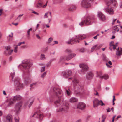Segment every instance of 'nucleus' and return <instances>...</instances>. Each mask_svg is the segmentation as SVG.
I'll list each match as a JSON object with an SVG mask.
<instances>
[{"instance_id": "28", "label": "nucleus", "mask_w": 122, "mask_h": 122, "mask_svg": "<svg viewBox=\"0 0 122 122\" xmlns=\"http://www.w3.org/2000/svg\"><path fill=\"white\" fill-rule=\"evenodd\" d=\"M10 76L12 78V80L15 81H16V80L14 78V72H13L11 73Z\"/></svg>"}, {"instance_id": "25", "label": "nucleus", "mask_w": 122, "mask_h": 122, "mask_svg": "<svg viewBox=\"0 0 122 122\" xmlns=\"http://www.w3.org/2000/svg\"><path fill=\"white\" fill-rule=\"evenodd\" d=\"M78 99L76 98L72 97L70 99V101L71 102H74L77 101Z\"/></svg>"}, {"instance_id": "55", "label": "nucleus", "mask_w": 122, "mask_h": 122, "mask_svg": "<svg viewBox=\"0 0 122 122\" xmlns=\"http://www.w3.org/2000/svg\"><path fill=\"white\" fill-rule=\"evenodd\" d=\"M107 112H109L110 111V108L109 107L107 109Z\"/></svg>"}, {"instance_id": "14", "label": "nucleus", "mask_w": 122, "mask_h": 122, "mask_svg": "<svg viewBox=\"0 0 122 122\" xmlns=\"http://www.w3.org/2000/svg\"><path fill=\"white\" fill-rule=\"evenodd\" d=\"M22 102H20L17 103L15 105V108L17 112H18L20 109V108L22 106Z\"/></svg>"}, {"instance_id": "10", "label": "nucleus", "mask_w": 122, "mask_h": 122, "mask_svg": "<svg viewBox=\"0 0 122 122\" xmlns=\"http://www.w3.org/2000/svg\"><path fill=\"white\" fill-rule=\"evenodd\" d=\"M23 77L24 79V82L25 84H28L31 81V78L30 75H24Z\"/></svg>"}, {"instance_id": "19", "label": "nucleus", "mask_w": 122, "mask_h": 122, "mask_svg": "<svg viewBox=\"0 0 122 122\" xmlns=\"http://www.w3.org/2000/svg\"><path fill=\"white\" fill-rule=\"evenodd\" d=\"M16 89L17 90H19L20 89H22L23 88V85L18 82L16 85Z\"/></svg>"}, {"instance_id": "4", "label": "nucleus", "mask_w": 122, "mask_h": 122, "mask_svg": "<svg viewBox=\"0 0 122 122\" xmlns=\"http://www.w3.org/2000/svg\"><path fill=\"white\" fill-rule=\"evenodd\" d=\"M73 79L72 82L73 83V87L75 91H77L82 89L83 87L81 86L79 82V81L77 79L75 78H70L68 79Z\"/></svg>"}, {"instance_id": "63", "label": "nucleus", "mask_w": 122, "mask_h": 122, "mask_svg": "<svg viewBox=\"0 0 122 122\" xmlns=\"http://www.w3.org/2000/svg\"><path fill=\"white\" fill-rule=\"evenodd\" d=\"M22 44V42H20L18 44L17 46H19Z\"/></svg>"}, {"instance_id": "52", "label": "nucleus", "mask_w": 122, "mask_h": 122, "mask_svg": "<svg viewBox=\"0 0 122 122\" xmlns=\"http://www.w3.org/2000/svg\"><path fill=\"white\" fill-rule=\"evenodd\" d=\"M48 47H47L46 48H44V52H46V51L47 50H48Z\"/></svg>"}, {"instance_id": "9", "label": "nucleus", "mask_w": 122, "mask_h": 122, "mask_svg": "<svg viewBox=\"0 0 122 122\" xmlns=\"http://www.w3.org/2000/svg\"><path fill=\"white\" fill-rule=\"evenodd\" d=\"M93 102V107H97L99 105H101L102 106L105 105V104L101 100L99 101L97 99H95Z\"/></svg>"}, {"instance_id": "61", "label": "nucleus", "mask_w": 122, "mask_h": 122, "mask_svg": "<svg viewBox=\"0 0 122 122\" xmlns=\"http://www.w3.org/2000/svg\"><path fill=\"white\" fill-rule=\"evenodd\" d=\"M3 94H4V95H6V93L5 91H4V90L3 91Z\"/></svg>"}, {"instance_id": "42", "label": "nucleus", "mask_w": 122, "mask_h": 122, "mask_svg": "<svg viewBox=\"0 0 122 122\" xmlns=\"http://www.w3.org/2000/svg\"><path fill=\"white\" fill-rule=\"evenodd\" d=\"M10 46H8L5 47V49L6 50V51L9 50L10 48Z\"/></svg>"}, {"instance_id": "43", "label": "nucleus", "mask_w": 122, "mask_h": 122, "mask_svg": "<svg viewBox=\"0 0 122 122\" xmlns=\"http://www.w3.org/2000/svg\"><path fill=\"white\" fill-rule=\"evenodd\" d=\"M18 47L17 46H16L15 48V49L14 50V52L15 53H17V51Z\"/></svg>"}, {"instance_id": "30", "label": "nucleus", "mask_w": 122, "mask_h": 122, "mask_svg": "<svg viewBox=\"0 0 122 122\" xmlns=\"http://www.w3.org/2000/svg\"><path fill=\"white\" fill-rule=\"evenodd\" d=\"M97 46V45H96L92 47L91 48V51L92 52H93L94 51V50L95 49L96 50V48Z\"/></svg>"}, {"instance_id": "49", "label": "nucleus", "mask_w": 122, "mask_h": 122, "mask_svg": "<svg viewBox=\"0 0 122 122\" xmlns=\"http://www.w3.org/2000/svg\"><path fill=\"white\" fill-rule=\"evenodd\" d=\"M33 101H32L30 103V104L28 105V108H29L32 105V103H33Z\"/></svg>"}, {"instance_id": "16", "label": "nucleus", "mask_w": 122, "mask_h": 122, "mask_svg": "<svg viewBox=\"0 0 122 122\" xmlns=\"http://www.w3.org/2000/svg\"><path fill=\"white\" fill-rule=\"evenodd\" d=\"M98 17L101 20L103 21L105 20V17L104 15L101 12H99L98 13Z\"/></svg>"}, {"instance_id": "34", "label": "nucleus", "mask_w": 122, "mask_h": 122, "mask_svg": "<svg viewBox=\"0 0 122 122\" xmlns=\"http://www.w3.org/2000/svg\"><path fill=\"white\" fill-rule=\"evenodd\" d=\"M42 3H39L37 5L36 7L37 8H40L42 6Z\"/></svg>"}, {"instance_id": "17", "label": "nucleus", "mask_w": 122, "mask_h": 122, "mask_svg": "<svg viewBox=\"0 0 122 122\" xmlns=\"http://www.w3.org/2000/svg\"><path fill=\"white\" fill-rule=\"evenodd\" d=\"M116 54L117 56H120L122 55V48H118L116 51Z\"/></svg>"}, {"instance_id": "35", "label": "nucleus", "mask_w": 122, "mask_h": 122, "mask_svg": "<svg viewBox=\"0 0 122 122\" xmlns=\"http://www.w3.org/2000/svg\"><path fill=\"white\" fill-rule=\"evenodd\" d=\"M109 77L107 75H105L102 76V79L103 78L105 79L106 80L108 79Z\"/></svg>"}, {"instance_id": "41", "label": "nucleus", "mask_w": 122, "mask_h": 122, "mask_svg": "<svg viewBox=\"0 0 122 122\" xmlns=\"http://www.w3.org/2000/svg\"><path fill=\"white\" fill-rule=\"evenodd\" d=\"M13 102L12 101H10L8 103V106H9L10 105L13 104Z\"/></svg>"}, {"instance_id": "50", "label": "nucleus", "mask_w": 122, "mask_h": 122, "mask_svg": "<svg viewBox=\"0 0 122 122\" xmlns=\"http://www.w3.org/2000/svg\"><path fill=\"white\" fill-rule=\"evenodd\" d=\"M97 45V48L98 49H99L102 46V45Z\"/></svg>"}, {"instance_id": "27", "label": "nucleus", "mask_w": 122, "mask_h": 122, "mask_svg": "<svg viewBox=\"0 0 122 122\" xmlns=\"http://www.w3.org/2000/svg\"><path fill=\"white\" fill-rule=\"evenodd\" d=\"M103 56V60L105 61H107L108 60V59L107 57H106V56L104 54L102 55Z\"/></svg>"}, {"instance_id": "59", "label": "nucleus", "mask_w": 122, "mask_h": 122, "mask_svg": "<svg viewBox=\"0 0 122 122\" xmlns=\"http://www.w3.org/2000/svg\"><path fill=\"white\" fill-rule=\"evenodd\" d=\"M32 12L35 14H36V15H38L39 14V13L35 12V11H33Z\"/></svg>"}, {"instance_id": "3", "label": "nucleus", "mask_w": 122, "mask_h": 122, "mask_svg": "<svg viewBox=\"0 0 122 122\" xmlns=\"http://www.w3.org/2000/svg\"><path fill=\"white\" fill-rule=\"evenodd\" d=\"M86 36L84 35H81L77 36L74 37L72 39L69 40L66 42L68 44H72L74 43H76L79 42V40H81L86 38Z\"/></svg>"}, {"instance_id": "62", "label": "nucleus", "mask_w": 122, "mask_h": 122, "mask_svg": "<svg viewBox=\"0 0 122 122\" xmlns=\"http://www.w3.org/2000/svg\"><path fill=\"white\" fill-rule=\"evenodd\" d=\"M102 118L103 119H104V118H105H105H106V117H105V116L104 115H102Z\"/></svg>"}, {"instance_id": "64", "label": "nucleus", "mask_w": 122, "mask_h": 122, "mask_svg": "<svg viewBox=\"0 0 122 122\" xmlns=\"http://www.w3.org/2000/svg\"><path fill=\"white\" fill-rule=\"evenodd\" d=\"M108 63L110 65H112V62L110 61H109Z\"/></svg>"}, {"instance_id": "32", "label": "nucleus", "mask_w": 122, "mask_h": 122, "mask_svg": "<svg viewBox=\"0 0 122 122\" xmlns=\"http://www.w3.org/2000/svg\"><path fill=\"white\" fill-rule=\"evenodd\" d=\"M85 49L84 48H82L80 49L79 50V51L80 52L83 53L85 51Z\"/></svg>"}, {"instance_id": "11", "label": "nucleus", "mask_w": 122, "mask_h": 122, "mask_svg": "<svg viewBox=\"0 0 122 122\" xmlns=\"http://www.w3.org/2000/svg\"><path fill=\"white\" fill-rule=\"evenodd\" d=\"M81 6L85 8H88L90 5V3L88 0H83L81 3Z\"/></svg>"}, {"instance_id": "54", "label": "nucleus", "mask_w": 122, "mask_h": 122, "mask_svg": "<svg viewBox=\"0 0 122 122\" xmlns=\"http://www.w3.org/2000/svg\"><path fill=\"white\" fill-rule=\"evenodd\" d=\"M30 31H28L27 32V36L28 37L30 35Z\"/></svg>"}, {"instance_id": "21", "label": "nucleus", "mask_w": 122, "mask_h": 122, "mask_svg": "<svg viewBox=\"0 0 122 122\" xmlns=\"http://www.w3.org/2000/svg\"><path fill=\"white\" fill-rule=\"evenodd\" d=\"M93 76V74L92 72L88 73L87 74L86 78L88 79H92Z\"/></svg>"}, {"instance_id": "26", "label": "nucleus", "mask_w": 122, "mask_h": 122, "mask_svg": "<svg viewBox=\"0 0 122 122\" xmlns=\"http://www.w3.org/2000/svg\"><path fill=\"white\" fill-rule=\"evenodd\" d=\"M13 51V50L6 51H5V53L7 55H10L12 53Z\"/></svg>"}, {"instance_id": "29", "label": "nucleus", "mask_w": 122, "mask_h": 122, "mask_svg": "<svg viewBox=\"0 0 122 122\" xmlns=\"http://www.w3.org/2000/svg\"><path fill=\"white\" fill-rule=\"evenodd\" d=\"M97 77H99L100 78H102V76L101 73V72H97Z\"/></svg>"}, {"instance_id": "2", "label": "nucleus", "mask_w": 122, "mask_h": 122, "mask_svg": "<svg viewBox=\"0 0 122 122\" xmlns=\"http://www.w3.org/2000/svg\"><path fill=\"white\" fill-rule=\"evenodd\" d=\"M106 2L107 5L108 7L105 9V11L110 15H112L114 14V11L112 9L109 7L111 4L114 6H115L117 4V2L115 0H105Z\"/></svg>"}, {"instance_id": "37", "label": "nucleus", "mask_w": 122, "mask_h": 122, "mask_svg": "<svg viewBox=\"0 0 122 122\" xmlns=\"http://www.w3.org/2000/svg\"><path fill=\"white\" fill-rule=\"evenodd\" d=\"M53 40V38H49L48 40V43H50Z\"/></svg>"}, {"instance_id": "46", "label": "nucleus", "mask_w": 122, "mask_h": 122, "mask_svg": "<svg viewBox=\"0 0 122 122\" xmlns=\"http://www.w3.org/2000/svg\"><path fill=\"white\" fill-rule=\"evenodd\" d=\"M95 92H94V95L97 96H99V95L98 94V93L96 91H95Z\"/></svg>"}, {"instance_id": "56", "label": "nucleus", "mask_w": 122, "mask_h": 122, "mask_svg": "<svg viewBox=\"0 0 122 122\" xmlns=\"http://www.w3.org/2000/svg\"><path fill=\"white\" fill-rule=\"evenodd\" d=\"M36 36L39 39H41V37H40V36H39V35L38 34H36Z\"/></svg>"}, {"instance_id": "18", "label": "nucleus", "mask_w": 122, "mask_h": 122, "mask_svg": "<svg viewBox=\"0 0 122 122\" xmlns=\"http://www.w3.org/2000/svg\"><path fill=\"white\" fill-rule=\"evenodd\" d=\"M85 107V105L84 103L82 102H80L78 104L77 108L82 110Z\"/></svg>"}, {"instance_id": "36", "label": "nucleus", "mask_w": 122, "mask_h": 122, "mask_svg": "<svg viewBox=\"0 0 122 122\" xmlns=\"http://www.w3.org/2000/svg\"><path fill=\"white\" fill-rule=\"evenodd\" d=\"M65 51L66 53H71L72 51L70 49H66L65 50Z\"/></svg>"}, {"instance_id": "20", "label": "nucleus", "mask_w": 122, "mask_h": 122, "mask_svg": "<svg viewBox=\"0 0 122 122\" xmlns=\"http://www.w3.org/2000/svg\"><path fill=\"white\" fill-rule=\"evenodd\" d=\"M6 118L7 122H12V117L11 115L9 114L8 115Z\"/></svg>"}, {"instance_id": "8", "label": "nucleus", "mask_w": 122, "mask_h": 122, "mask_svg": "<svg viewBox=\"0 0 122 122\" xmlns=\"http://www.w3.org/2000/svg\"><path fill=\"white\" fill-rule=\"evenodd\" d=\"M84 23L86 25H89L91 24V19L90 16H87L85 20L79 23V25L81 26H82Z\"/></svg>"}, {"instance_id": "48", "label": "nucleus", "mask_w": 122, "mask_h": 122, "mask_svg": "<svg viewBox=\"0 0 122 122\" xmlns=\"http://www.w3.org/2000/svg\"><path fill=\"white\" fill-rule=\"evenodd\" d=\"M36 83H33L32 84H31L30 86V87H32V86H33L34 85H36Z\"/></svg>"}, {"instance_id": "44", "label": "nucleus", "mask_w": 122, "mask_h": 122, "mask_svg": "<svg viewBox=\"0 0 122 122\" xmlns=\"http://www.w3.org/2000/svg\"><path fill=\"white\" fill-rule=\"evenodd\" d=\"M48 12H47L46 13H45L44 15V18H47L48 17Z\"/></svg>"}, {"instance_id": "1", "label": "nucleus", "mask_w": 122, "mask_h": 122, "mask_svg": "<svg viewBox=\"0 0 122 122\" xmlns=\"http://www.w3.org/2000/svg\"><path fill=\"white\" fill-rule=\"evenodd\" d=\"M53 90L56 96L59 97L58 99L55 101L54 103L56 107H58L61 104L64 100L62 91L56 87L54 88Z\"/></svg>"}, {"instance_id": "13", "label": "nucleus", "mask_w": 122, "mask_h": 122, "mask_svg": "<svg viewBox=\"0 0 122 122\" xmlns=\"http://www.w3.org/2000/svg\"><path fill=\"white\" fill-rule=\"evenodd\" d=\"M72 73L71 70H67L63 72L62 74L63 77L66 78H67L69 76H71Z\"/></svg>"}, {"instance_id": "53", "label": "nucleus", "mask_w": 122, "mask_h": 122, "mask_svg": "<svg viewBox=\"0 0 122 122\" xmlns=\"http://www.w3.org/2000/svg\"><path fill=\"white\" fill-rule=\"evenodd\" d=\"M82 120L81 119H79L77 120L75 122H81Z\"/></svg>"}, {"instance_id": "40", "label": "nucleus", "mask_w": 122, "mask_h": 122, "mask_svg": "<svg viewBox=\"0 0 122 122\" xmlns=\"http://www.w3.org/2000/svg\"><path fill=\"white\" fill-rule=\"evenodd\" d=\"M45 66L42 67L41 69V72H42L44 71H45Z\"/></svg>"}, {"instance_id": "24", "label": "nucleus", "mask_w": 122, "mask_h": 122, "mask_svg": "<svg viewBox=\"0 0 122 122\" xmlns=\"http://www.w3.org/2000/svg\"><path fill=\"white\" fill-rule=\"evenodd\" d=\"M65 93L66 95H67L68 96H70L71 94V92L70 91L69 89H65Z\"/></svg>"}, {"instance_id": "51", "label": "nucleus", "mask_w": 122, "mask_h": 122, "mask_svg": "<svg viewBox=\"0 0 122 122\" xmlns=\"http://www.w3.org/2000/svg\"><path fill=\"white\" fill-rule=\"evenodd\" d=\"M13 33L12 32H11V34H10L9 35V37H12L13 36Z\"/></svg>"}, {"instance_id": "45", "label": "nucleus", "mask_w": 122, "mask_h": 122, "mask_svg": "<svg viewBox=\"0 0 122 122\" xmlns=\"http://www.w3.org/2000/svg\"><path fill=\"white\" fill-rule=\"evenodd\" d=\"M114 42L113 41H112L110 43V46H113L114 45Z\"/></svg>"}, {"instance_id": "22", "label": "nucleus", "mask_w": 122, "mask_h": 122, "mask_svg": "<svg viewBox=\"0 0 122 122\" xmlns=\"http://www.w3.org/2000/svg\"><path fill=\"white\" fill-rule=\"evenodd\" d=\"M21 98V97L19 95L14 96L13 98V100L16 101L20 100Z\"/></svg>"}, {"instance_id": "31", "label": "nucleus", "mask_w": 122, "mask_h": 122, "mask_svg": "<svg viewBox=\"0 0 122 122\" xmlns=\"http://www.w3.org/2000/svg\"><path fill=\"white\" fill-rule=\"evenodd\" d=\"M14 119L16 122H18L19 121V117L17 115L16 117H15Z\"/></svg>"}, {"instance_id": "5", "label": "nucleus", "mask_w": 122, "mask_h": 122, "mask_svg": "<svg viewBox=\"0 0 122 122\" xmlns=\"http://www.w3.org/2000/svg\"><path fill=\"white\" fill-rule=\"evenodd\" d=\"M32 64L29 60H25L22 61V64H20L18 67L21 66L25 69H28L32 66Z\"/></svg>"}, {"instance_id": "38", "label": "nucleus", "mask_w": 122, "mask_h": 122, "mask_svg": "<svg viewBox=\"0 0 122 122\" xmlns=\"http://www.w3.org/2000/svg\"><path fill=\"white\" fill-rule=\"evenodd\" d=\"M114 30H119V28L117 26H114L113 28Z\"/></svg>"}, {"instance_id": "33", "label": "nucleus", "mask_w": 122, "mask_h": 122, "mask_svg": "<svg viewBox=\"0 0 122 122\" xmlns=\"http://www.w3.org/2000/svg\"><path fill=\"white\" fill-rule=\"evenodd\" d=\"M45 59V55L43 54H41V55L40 59L41 60H44Z\"/></svg>"}, {"instance_id": "60", "label": "nucleus", "mask_w": 122, "mask_h": 122, "mask_svg": "<svg viewBox=\"0 0 122 122\" xmlns=\"http://www.w3.org/2000/svg\"><path fill=\"white\" fill-rule=\"evenodd\" d=\"M54 42H55V43L52 44V45H53L54 44H57L58 43V42L56 41H54Z\"/></svg>"}, {"instance_id": "15", "label": "nucleus", "mask_w": 122, "mask_h": 122, "mask_svg": "<svg viewBox=\"0 0 122 122\" xmlns=\"http://www.w3.org/2000/svg\"><path fill=\"white\" fill-rule=\"evenodd\" d=\"M31 117H35L39 118L40 120H41L43 118V115L42 114H39L37 112H35L31 116Z\"/></svg>"}, {"instance_id": "47", "label": "nucleus", "mask_w": 122, "mask_h": 122, "mask_svg": "<svg viewBox=\"0 0 122 122\" xmlns=\"http://www.w3.org/2000/svg\"><path fill=\"white\" fill-rule=\"evenodd\" d=\"M39 26L40 24H37L36 29H35V30H37L38 29V27H39Z\"/></svg>"}, {"instance_id": "7", "label": "nucleus", "mask_w": 122, "mask_h": 122, "mask_svg": "<svg viewBox=\"0 0 122 122\" xmlns=\"http://www.w3.org/2000/svg\"><path fill=\"white\" fill-rule=\"evenodd\" d=\"M79 66L82 69L81 70L79 71V73L81 74L83 73L84 72L87 71L88 68L87 65L84 64H80Z\"/></svg>"}, {"instance_id": "12", "label": "nucleus", "mask_w": 122, "mask_h": 122, "mask_svg": "<svg viewBox=\"0 0 122 122\" xmlns=\"http://www.w3.org/2000/svg\"><path fill=\"white\" fill-rule=\"evenodd\" d=\"M68 104H64L61 105L59 109V111L66 112L68 111Z\"/></svg>"}, {"instance_id": "23", "label": "nucleus", "mask_w": 122, "mask_h": 122, "mask_svg": "<svg viewBox=\"0 0 122 122\" xmlns=\"http://www.w3.org/2000/svg\"><path fill=\"white\" fill-rule=\"evenodd\" d=\"M76 8V7L75 6L72 5L70 6L69 8H68L69 10L70 11H72L75 10Z\"/></svg>"}, {"instance_id": "58", "label": "nucleus", "mask_w": 122, "mask_h": 122, "mask_svg": "<svg viewBox=\"0 0 122 122\" xmlns=\"http://www.w3.org/2000/svg\"><path fill=\"white\" fill-rule=\"evenodd\" d=\"M116 46L115 45H114L112 46V48H113L114 50H115V49Z\"/></svg>"}, {"instance_id": "6", "label": "nucleus", "mask_w": 122, "mask_h": 122, "mask_svg": "<svg viewBox=\"0 0 122 122\" xmlns=\"http://www.w3.org/2000/svg\"><path fill=\"white\" fill-rule=\"evenodd\" d=\"M76 55L75 54H71L67 56H63L61 57L59 60V62H61L64 61L66 60H69L75 57Z\"/></svg>"}, {"instance_id": "57", "label": "nucleus", "mask_w": 122, "mask_h": 122, "mask_svg": "<svg viewBox=\"0 0 122 122\" xmlns=\"http://www.w3.org/2000/svg\"><path fill=\"white\" fill-rule=\"evenodd\" d=\"M106 65L108 67L111 68L112 67L111 66L109 65L107 63H106Z\"/></svg>"}, {"instance_id": "39", "label": "nucleus", "mask_w": 122, "mask_h": 122, "mask_svg": "<svg viewBox=\"0 0 122 122\" xmlns=\"http://www.w3.org/2000/svg\"><path fill=\"white\" fill-rule=\"evenodd\" d=\"M46 72H45L42 74L41 76V77L43 78L46 75Z\"/></svg>"}]
</instances>
